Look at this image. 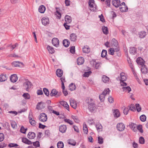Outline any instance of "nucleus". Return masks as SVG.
Here are the masks:
<instances>
[{"label":"nucleus","instance_id":"f257e3e1","mask_svg":"<svg viewBox=\"0 0 148 148\" xmlns=\"http://www.w3.org/2000/svg\"><path fill=\"white\" fill-rule=\"evenodd\" d=\"M88 4L90 10L94 11L97 10V7L95 4L94 0H89Z\"/></svg>","mask_w":148,"mask_h":148},{"label":"nucleus","instance_id":"f03ea898","mask_svg":"<svg viewBox=\"0 0 148 148\" xmlns=\"http://www.w3.org/2000/svg\"><path fill=\"white\" fill-rule=\"evenodd\" d=\"M110 90L108 88L105 89L102 93L99 96V98L101 102L103 101L105 99L106 95L109 93Z\"/></svg>","mask_w":148,"mask_h":148},{"label":"nucleus","instance_id":"7ed1b4c3","mask_svg":"<svg viewBox=\"0 0 148 148\" xmlns=\"http://www.w3.org/2000/svg\"><path fill=\"white\" fill-rule=\"evenodd\" d=\"M32 84L31 82L28 80H27L23 84V86L26 90L29 91L30 89L31 88Z\"/></svg>","mask_w":148,"mask_h":148},{"label":"nucleus","instance_id":"20e7f679","mask_svg":"<svg viewBox=\"0 0 148 148\" xmlns=\"http://www.w3.org/2000/svg\"><path fill=\"white\" fill-rule=\"evenodd\" d=\"M47 115L44 113L40 114L39 117V120L42 122H45L47 121Z\"/></svg>","mask_w":148,"mask_h":148},{"label":"nucleus","instance_id":"39448f33","mask_svg":"<svg viewBox=\"0 0 148 148\" xmlns=\"http://www.w3.org/2000/svg\"><path fill=\"white\" fill-rule=\"evenodd\" d=\"M42 23L43 25H48L49 23V19L47 17H44L41 19Z\"/></svg>","mask_w":148,"mask_h":148},{"label":"nucleus","instance_id":"423d86ee","mask_svg":"<svg viewBox=\"0 0 148 148\" xmlns=\"http://www.w3.org/2000/svg\"><path fill=\"white\" fill-rule=\"evenodd\" d=\"M88 109L91 112L95 111L96 109V108L95 106L94 103H91L88 105Z\"/></svg>","mask_w":148,"mask_h":148},{"label":"nucleus","instance_id":"0eeeda50","mask_svg":"<svg viewBox=\"0 0 148 148\" xmlns=\"http://www.w3.org/2000/svg\"><path fill=\"white\" fill-rule=\"evenodd\" d=\"M116 127L119 131H122L125 129V126L123 124L121 123L117 124Z\"/></svg>","mask_w":148,"mask_h":148},{"label":"nucleus","instance_id":"6e6552de","mask_svg":"<svg viewBox=\"0 0 148 148\" xmlns=\"http://www.w3.org/2000/svg\"><path fill=\"white\" fill-rule=\"evenodd\" d=\"M70 102L71 106L74 109H76L77 108V103L76 101L73 99L70 100Z\"/></svg>","mask_w":148,"mask_h":148},{"label":"nucleus","instance_id":"1a4fd4ad","mask_svg":"<svg viewBox=\"0 0 148 148\" xmlns=\"http://www.w3.org/2000/svg\"><path fill=\"white\" fill-rule=\"evenodd\" d=\"M45 106V103L42 102H40L38 103L36 108L38 110H41L44 108Z\"/></svg>","mask_w":148,"mask_h":148},{"label":"nucleus","instance_id":"9d476101","mask_svg":"<svg viewBox=\"0 0 148 148\" xmlns=\"http://www.w3.org/2000/svg\"><path fill=\"white\" fill-rule=\"evenodd\" d=\"M52 42L53 45L56 47H58L59 45V40L56 38H53L52 40Z\"/></svg>","mask_w":148,"mask_h":148},{"label":"nucleus","instance_id":"9b49d317","mask_svg":"<svg viewBox=\"0 0 148 148\" xmlns=\"http://www.w3.org/2000/svg\"><path fill=\"white\" fill-rule=\"evenodd\" d=\"M129 127L134 132H136L137 131V125L135 124L131 123L129 125Z\"/></svg>","mask_w":148,"mask_h":148},{"label":"nucleus","instance_id":"f8f14e48","mask_svg":"<svg viewBox=\"0 0 148 148\" xmlns=\"http://www.w3.org/2000/svg\"><path fill=\"white\" fill-rule=\"evenodd\" d=\"M112 4L116 8H117L119 6L120 3V0H112Z\"/></svg>","mask_w":148,"mask_h":148},{"label":"nucleus","instance_id":"ddd939ff","mask_svg":"<svg viewBox=\"0 0 148 148\" xmlns=\"http://www.w3.org/2000/svg\"><path fill=\"white\" fill-rule=\"evenodd\" d=\"M18 79L16 75L14 74L12 75L10 77V79L11 82H16Z\"/></svg>","mask_w":148,"mask_h":148},{"label":"nucleus","instance_id":"4468645a","mask_svg":"<svg viewBox=\"0 0 148 148\" xmlns=\"http://www.w3.org/2000/svg\"><path fill=\"white\" fill-rule=\"evenodd\" d=\"M82 51L83 53H88L90 51V49L88 46L86 45L84 46L82 48Z\"/></svg>","mask_w":148,"mask_h":148},{"label":"nucleus","instance_id":"2eb2a0df","mask_svg":"<svg viewBox=\"0 0 148 148\" xmlns=\"http://www.w3.org/2000/svg\"><path fill=\"white\" fill-rule=\"evenodd\" d=\"M119 50V47H117L115 49L111 48L109 50L108 52L111 55H113L115 51H118Z\"/></svg>","mask_w":148,"mask_h":148},{"label":"nucleus","instance_id":"dca6fc26","mask_svg":"<svg viewBox=\"0 0 148 148\" xmlns=\"http://www.w3.org/2000/svg\"><path fill=\"white\" fill-rule=\"evenodd\" d=\"M56 73L58 77H60L63 75V71L61 69H58L56 71Z\"/></svg>","mask_w":148,"mask_h":148},{"label":"nucleus","instance_id":"f3484780","mask_svg":"<svg viewBox=\"0 0 148 148\" xmlns=\"http://www.w3.org/2000/svg\"><path fill=\"white\" fill-rule=\"evenodd\" d=\"M111 45L113 47H117L118 46L117 41L114 38H113L112 40Z\"/></svg>","mask_w":148,"mask_h":148},{"label":"nucleus","instance_id":"a211bd4d","mask_svg":"<svg viewBox=\"0 0 148 148\" xmlns=\"http://www.w3.org/2000/svg\"><path fill=\"white\" fill-rule=\"evenodd\" d=\"M67 127L66 125H62L60 126L59 131L61 132L64 133L66 132Z\"/></svg>","mask_w":148,"mask_h":148},{"label":"nucleus","instance_id":"6ab92c4d","mask_svg":"<svg viewBox=\"0 0 148 148\" xmlns=\"http://www.w3.org/2000/svg\"><path fill=\"white\" fill-rule=\"evenodd\" d=\"M137 62L138 64L139 65L142 66V67H143L144 65V61L142 58H140L139 59L138 58L137 60Z\"/></svg>","mask_w":148,"mask_h":148},{"label":"nucleus","instance_id":"aec40b11","mask_svg":"<svg viewBox=\"0 0 148 148\" xmlns=\"http://www.w3.org/2000/svg\"><path fill=\"white\" fill-rule=\"evenodd\" d=\"M36 136L35 134L33 132H29L27 135L28 138L30 139H34Z\"/></svg>","mask_w":148,"mask_h":148},{"label":"nucleus","instance_id":"412c9836","mask_svg":"<svg viewBox=\"0 0 148 148\" xmlns=\"http://www.w3.org/2000/svg\"><path fill=\"white\" fill-rule=\"evenodd\" d=\"M60 103L67 110H69V106L66 102L65 101H62L60 102Z\"/></svg>","mask_w":148,"mask_h":148},{"label":"nucleus","instance_id":"4be33fe9","mask_svg":"<svg viewBox=\"0 0 148 148\" xmlns=\"http://www.w3.org/2000/svg\"><path fill=\"white\" fill-rule=\"evenodd\" d=\"M22 141L24 143L28 145H31L32 144V143L30 140H28L26 138H22Z\"/></svg>","mask_w":148,"mask_h":148},{"label":"nucleus","instance_id":"5701e85b","mask_svg":"<svg viewBox=\"0 0 148 148\" xmlns=\"http://www.w3.org/2000/svg\"><path fill=\"white\" fill-rule=\"evenodd\" d=\"M12 66L15 67H20L21 66V64H23V63L19 61H15L12 62Z\"/></svg>","mask_w":148,"mask_h":148},{"label":"nucleus","instance_id":"b1692460","mask_svg":"<svg viewBox=\"0 0 148 148\" xmlns=\"http://www.w3.org/2000/svg\"><path fill=\"white\" fill-rule=\"evenodd\" d=\"M77 36L75 34H71L70 36V40L73 42H75L76 40Z\"/></svg>","mask_w":148,"mask_h":148},{"label":"nucleus","instance_id":"393cba45","mask_svg":"<svg viewBox=\"0 0 148 148\" xmlns=\"http://www.w3.org/2000/svg\"><path fill=\"white\" fill-rule=\"evenodd\" d=\"M113 114L114 117L118 118L120 116V113L118 109L114 110L113 112Z\"/></svg>","mask_w":148,"mask_h":148},{"label":"nucleus","instance_id":"a878e982","mask_svg":"<svg viewBox=\"0 0 148 148\" xmlns=\"http://www.w3.org/2000/svg\"><path fill=\"white\" fill-rule=\"evenodd\" d=\"M46 10L45 7L43 5H41L39 6L38 8L39 12L41 13H43Z\"/></svg>","mask_w":148,"mask_h":148},{"label":"nucleus","instance_id":"bb28decb","mask_svg":"<svg viewBox=\"0 0 148 148\" xmlns=\"http://www.w3.org/2000/svg\"><path fill=\"white\" fill-rule=\"evenodd\" d=\"M120 78L119 79L120 81H125L126 79V77L125 75V74L123 72L121 73Z\"/></svg>","mask_w":148,"mask_h":148},{"label":"nucleus","instance_id":"cd10ccee","mask_svg":"<svg viewBox=\"0 0 148 148\" xmlns=\"http://www.w3.org/2000/svg\"><path fill=\"white\" fill-rule=\"evenodd\" d=\"M84 62V59L82 57L79 58L77 59V63L78 65L82 64Z\"/></svg>","mask_w":148,"mask_h":148},{"label":"nucleus","instance_id":"c85d7f7f","mask_svg":"<svg viewBox=\"0 0 148 148\" xmlns=\"http://www.w3.org/2000/svg\"><path fill=\"white\" fill-rule=\"evenodd\" d=\"M7 77L5 75L1 74L0 75V81L1 82H4L7 79Z\"/></svg>","mask_w":148,"mask_h":148},{"label":"nucleus","instance_id":"c756f323","mask_svg":"<svg viewBox=\"0 0 148 148\" xmlns=\"http://www.w3.org/2000/svg\"><path fill=\"white\" fill-rule=\"evenodd\" d=\"M63 44L65 47H68L70 44V42L68 40L64 39L63 41Z\"/></svg>","mask_w":148,"mask_h":148},{"label":"nucleus","instance_id":"7c9ffc66","mask_svg":"<svg viewBox=\"0 0 148 148\" xmlns=\"http://www.w3.org/2000/svg\"><path fill=\"white\" fill-rule=\"evenodd\" d=\"M47 49L49 51V53L51 54H53L55 52V50L54 48L49 45L47 46Z\"/></svg>","mask_w":148,"mask_h":148},{"label":"nucleus","instance_id":"2f4dec72","mask_svg":"<svg viewBox=\"0 0 148 148\" xmlns=\"http://www.w3.org/2000/svg\"><path fill=\"white\" fill-rule=\"evenodd\" d=\"M103 33L107 35L108 33V29L107 27L103 26L102 27Z\"/></svg>","mask_w":148,"mask_h":148},{"label":"nucleus","instance_id":"473e14b6","mask_svg":"<svg viewBox=\"0 0 148 148\" xmlns=\"http://www.w3.org/2000/svg\"><path fill=\"white\" fill-rule=\"evenodd\" d=\"M120 11L122 12H125L128 10V8L126 5H123V7H120Z\"/></svg>","mask_w":148,"mask_h":148},{"label":"nucleus","instance_id":"72a5a7b5","mask_svg":"<svg viewBox=\"0 0 148 148\" xmlns=\"http://www.w3.org/2000/svg\"><path fill=\"white\" fill-rule=\"evenodd\" d=\"M136 49L135 47H131L130 48V52L131 54H134L136 53Z\"/></svg>","mask_w":148,"mask_h":148},{"label":"nucleus","instance_id":"f704fd0d","mask_svg":"<svg viewBox=\"0 0 148 148\" xmlns=\"http://www.w3.org/2000/svg\"><path fill=\"white\" fill-rule=\"evenodd\" d=\"M69 89L71 91L75 90L76 88L75 85L73 83H71L69 85Z\"/></svg>","mask_w":148,"mask_h":148},{"label":"nucleus","instance_id":"c9c22d12","mask_svg":"<svg viewBox=\"0 0 148 148\" xmlns=\"http://www.w3.org/2000/svg\"><path fill=\"white\" fill-rule=\"evenodd\" d=\"M109 78L106 75H103L102 77V80L105 83H107L109 82Z\"/></svg>","mask_w":148,"mask_h":148},{"label":"nucleus","instance_id":"e433bc0d","mask_svg":"<svg viewBox=\"0 0 148 148\" xmlns=\"http://www.w3.org/2000/svg\"><path fill=\"white\" fill-rule=\"evenodd\" d=\"M65 21L67 23H70L71 22V17L68 15H66L65 16Z\"/></svg>","mask_w":148,"mask_h":148},{"label":"nucleus","instance_id":"4c0bfd02","mask_svg":"<svg viewBox=\"0 0 148 148\" xmlns=\"http://www.w3.org/2000/svg\"><path fill=\"white\" fill-rule=\"evenodd\" d=\"M57 91L55 89H53L51 91L50 95L52 97L57 95Z\"/></svg>","mask_w":148,"mask_h":148},{"label":"nucleus","instance_id":"58836bf2","mask_svg":"<svg viewBox=\"0 0 148 148\" xmlns=\"http://www.w3.org/2000/svg\"><path fill=\"white\" fill-rule=\"evenodd\" d=\"M122 89L123 91L128 92H129L131 90V88L129 86L123 87L122 88Z\"/></svg>","mask_w":148,"mask_h":148},{"label":"nucleus","instance_id":"ea45409f","mask_svg":"<svg viewBox=\"0 0 148 148\" xmlns=\"http://www.w3.org/2000/svg\"><path fill=\"white\" fill-rule=\"evenodd\" d=\"M68 143L71 145L75 146L76 144V142L73 139H69L68 141Z\"/></svg>","mask_w":148,"mask_h":148},{"label":"nucleus","instance_id":"a19ab883","mask_svg":"<svg viewBox=\"0 0 148 148\" xmlns=\"http://www.w3.org/2000/svg\"><path fill=\"white\" fill-rule=\"evenodd\" d=\"M138 35L141 38H143L146 36V32L144 31H142L139 33Z\"/></svg>","mask_w":148,"mask_h":148},{"label":"nucleus","instance_id":"79ce46f5","mask_svg":"<svg viewBox=\"0 0 148 148\" xmlns=\"http://www.w3.org/2000/svg\"><path fill=\"white\" fill-rule=\"evenodd\" d=\"M96 127L98 132L102 131V126L101 124H97L96 125Z\"/></svg>","mask_w":148,"mask_h":148},{"label":"nucleus","instance_id":"37998d69","mask_svg":"<svg viewBox=\"0 0 148 148\" xmlns=\"http://www.w3.org/2000/svg\"><path fill=\"white\" fill-rule=\"evenodd\" d=\"M143 67L141 68V71L142 73L145 74L147 72V69L145 65L143 66Z\"/></svg>","mask_w":148,"mask_h":148},{"label":"nucleus","instance_id":"c03bdc74","mask_svg":"<svg viewBox=\"0 0 148 148\" xmlns=\"http://www.w3.org/2000/svg\"><path fill=\"white\" fill-rule=\"evenodd\" d=\"M83 129L85 134H87L88 132V129L87 125L86 124H84Z\"/></svg>","mask_w":148,"mask_h":148},{"label":"nucleus","instance_id":"a18cd8bd","mask_svg":"<svg viewBox=\"0 0 148 148\" xmlns=\"http://www.w3.org/2000/svg\"><path fill=\"white\" fill-rule=\"evenodd\" d=\"M57 146L58 148H63L64 145L62 142H58L57 144Z\"/></svg>","mask_w":148,"mask_h":148},{"label":"nucleus","instance_id":"49530a36","mask_svg":"<svg viewBox=\"0 0 148 148\" xmlns=\"http://www.w3.org/2000/svg\"><path fill=\"white\" fill-rule=\"evenodd\" d=\"M129 110L133 111H134L136 110V108L134 104H132L129 106Z\"/></svg>","mask_w":148,"mask_h":148},{"label":"nucleus","instance_id":"de8ad7c7","mask_svg":"<svg viewBox=\"0 0 148 148\" xmlns=\"http://www.w3.org/2000/svg\"><path fill=\"white\" fill-rule=\"evenodd\" d=\"M22 96L25 99H29L30 98V96L28 93H25L23 94Z\"/></svg>","mask_w":148,"mask_h":148},{"label":"nucleus","instance_id":"09e8293b","mask_svg":"<svg viewBox=\"0 0 148 148\" xmlns=\"http://www.w3.org/2000/svg\"><path fill=\"white\" fill-rule=\"evenodd\" d=\"M140 118L142 121L144 122L146 120V117L145 115L143 114L140 116Z\"/></svg>","mask_w":148,"mask_h":148},{"label":"nucleus","instance_id":"8fccbe9b","mask_svg":"<svg viewBox=\"0 0 148 148\" xmlns=\"http://www.w3.org/2000/svg\"><path fill=\"white\" fill-rule=\"evenodd\" d=\"M145 139L143 136H140L139 138V142L140 144H143L145 143Z\"/></svg>","mask_w":148,"mask_h":148},{"label":"nucleus","instance_id":"3c124183","mask_svg":"<svg viewBox=\"0 0 148 148\" xmlns=\"http://www.w3.org/2000/svg\"><path fill=\"white\" fill-rule=\"evenodd\" d=\"M43 91L45 94L47 96H49V92L47 89L45 88H44L43 89Z\"/></svg>","mask_w":148,"mask_h":148},{"label":"nucleus","instance_id":"603ef678","mask_svg":"<svg viewBox=\"0 0 148 148\" xmlns=\"http://www.w3.org/2000/svg\"><path fill=\"white\" fill-rule=\"evenodd\" d=\"M137 131V130H139L140 132L142 133L143 132V130L142 129V125H139L136 127Z\"/></svg>","mask_w":148,"mask_h":148},{"label":"nucleus","instance_id":"864d4df0","mask_svg":"<svg viewBox=\"0 0 148 148\" xmlns=\"http://www.w3.org/2000/svg\"><path fill=\"white\" fill-rule=\"evenodd\" d=\"M127 60L128 61V62L129 64V66L130 68L132 69V71H133V70H134L133 65L132 64L131 61L130 60V58H128L127 59Z\"/></svg>","mask_w":148,"mask_h":148},{"label":"nucleus","instance_id":"5fc2aeb1","mask_svg":"<svg viewBox=\"0 0 148 148\" xmlns=\"http://www.w3.org/2000/svg\"><path fill=\"white\" fill-rule=\"evenodd\" d=\"M107 53V51L106 50H103L101 52V56L102 57L104 58L106 57Z\"/></svg>","mask_w":148,"mask_h":148},{"label":"nucleus","instance_id":"6e6d98bb","mask_svg":"<svg viewBox=\"0 0 148 148\" xmlns=\"http://www.w3.org/2000/svg\"><path fill=\"white\" fill-rule=\"evenodd\" d=\"M27 130V128L25 129L24 127L22 126L21 128L20 132L23 133L25 134Z\"/></svg>","mask_w":148,"mask_h":148},{"label":"nucleus","instance_id":"4d7b16f0","mask_svg":"<svg viewBox=\"0 0 148 148\" xmlns=\"http://www.w3.org/2000/svg\"><path fill=\"white\" fill-rule=\"evenodd\" d=\"M92 72L91 71L85 72L83 75V76L84 77H88L89 75Z\"/></svg>","mask_w":148,"mask_h":148},{"label":"nucleus","instance_id":"13d9d810","mask_svg":"<svg viewBox=\"0 0 148 148\" xmlns=\"http://www.w3.org/2000/svg\"><path fill=\"white\" fill-rule=\"evenodd\" d=\"M136 107L137 111L138 112H140L141 110V108L140 106V105L138 103L136 104Z\"/></svg>","mask_w":148,"mask_h":148},{"label":"nucleus","instance_id":"bf43d9fd","mask_svg":"<svg viewBox=\"0 0 148 148\" xmlns=\"http://www.w3.org/2000/svg\"><path fill=\"white\" fill-rule=\"evenodd\" d=\"M98 142L99 143L101 144L103 143V138L102 137L99 136L98 137Z\"/></svg>","mask_w":148,"mask_h":148},{"label":"nucleus","instance_id":"052dcab7","mask_svg":"<svg viewBox=\"0 0 148 148\" xmlns=\"http://www.w3.org/2000/svg\"><path fill=\"white\" fill-rule=\"evenodd\" d=\"M64 121L65 122H66L71 125H72L73 124V123L72 121L69 119H64Z\"/></svg>","mask_w":148,"mask_h":148},{"label":"nucleus","instance_id":"680f3d73","mask_svg":"<svg viewBox=\"0 0 148 148\" xmlns=\"http://www.w3.org/2000/svg\"><path fill=\"white\" fill-rule=\"evenodd\" d=\"M30 124L34 126L36 125V122L34 119H32L29 121Z\"/></svg>","mask_w":148,"mask_h":148},{"label":"nucleus","instance_id":"e2e57ef3","mask_svg":"<svg viewBox=\"0 0 148 148\" xmlns=\"http://www.w3.org/2000/svg\"><path fill=\"white\" fill-rule=\"evenodd\" d=\"M70 52L72 53H74L75 52V47L74 46H72L70 49Z\"/></svg>","mask_w":148,"mask_h":148},{"label":"nucleus","instance_id":"0e129e2a","mask_svg":"<svg viewBox=\"0 0 148 148\" xmlns=\"http://www.w3.org/2000/svg\"><path fill=\"white\" fill-rule=\"evenodd\" d=\"M33 145L36 147H38L40 146V143L38 141H36L33 143Z\"/></svg>","mask_w":148,"mask_h":148},{"label":"nucleus","instance_id":"69168bd1","mask_svg":"<svg viewBox=\"0 0 148 148\" xmlns=\"http://www.w3.org/2000/svg\"><path fill=\"white\" fill-rule=\"evenodd\" d=\"M4 135L3 133H0V142L2 141L4 139Z\"/></svg>","mask_w":148,"mask_h":148},{"label":"nucleus","instance_id":"338daca9","mask_svg":"<svg viewBox=\"0 0 148 148\" xmlns=\"http://www.w3.org/2000/svg\"><path fill=\"white\" fill-rule=\"evenodd\" d=\"M11 124L12 127L14 128H15L16 126V123L14 121H12L11 123Z\"/></svg>","mask_w":148,"mask_h":148},{"label":"nucleus","instance_id":"774afa93","mask_svg":"<svg viewBox=\"0 0 148 148\" xmlns=\"http://www.w3.org/2000/svg\"><path fill=\"white\" fill-rule=\"evenodd\" d=\"M129 110L128 108H125L123 110V113L127 115L128 114Z\"/></svg>","mask_w":148,"mask_h":148}]
</instances>
